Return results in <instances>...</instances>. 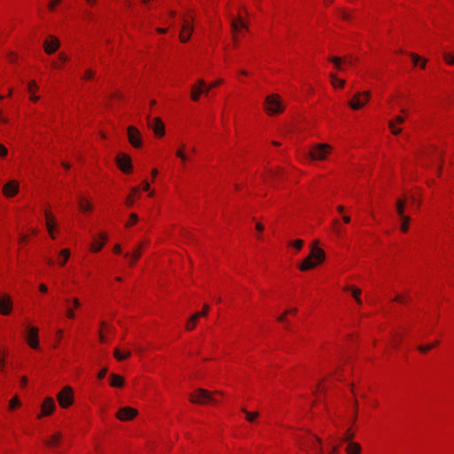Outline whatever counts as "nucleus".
I'll use <instances>...</instances> for the list:
<instances>
[{
  "label": "nucleus",
  "instance_id": "3c124183",
  "mask_svg": "<svg viewBox=\"0 0 454 454\" xmlns=\"http://www.w3.org/2000/svg\"><path fill=\"white\" fill-rule=\"evenodd\" d=\"M192 99L194 101H198L199 100V90H197L196 87H194L193 90H192Z\"/></svg>",
  "mask_w": 454,
  "mask_h": 454
},
{
  "label": "nucleus",
  "instance_id": "f257e3e1",
  "mask_svg": "<svg viewBox=\"0 0 454 454\" xmlns=\"http://www.w3.org/2000/svg\"><path fill=\"white\" fill-rule=\"evenodd\" d=\"M325 252L317 247V242L311 246L310 254L302 261L299 269L302 271L315 268L325 260Z\"/></svg>",
  "mask_w": 454,
  "mask_h": 454
},
{
  "label": "nucleus",
  "instance_id": "5fc2aeb1",
  "mask_svg": "<svg viewBox=\"0 0 454 454\" xmlns=\"http://www.w3.org/2000/svg\"><path fill=\"white\" fill-rule=\"evenodd\" d=\"M61 2V0H52L50 4H49V9L51 11H53L55 6L57 4H59V3Z\"/></svg>",
  "mask_w": 454,
  "mask_h": 454
},
{
  "label": "nucleus",
  "instance_id": "39448f33",
  "mask_svg": "<svg viewBox=\"0 0 454 454\" xmlns=\"http://www.w3.org/2000/svg\"><path fill=\"white\" fill-rule=\"evenodd\" d=\"M57 399L62 408L69 407L74 401L72 388L68 386L64 387L62 390L57 395Z\"/></svg>",
  "mask_w": 454,
  "mask_h": 454
},
{
  "label": "nucleus",
  "instance_id": "cd10ccee",
  "mask_svg": "<svg viewBox=\"0 0 454 454\" xmlns=\"http://www.w3.org/2000/svg\"><path fill=\"white\" fill-rule=\"evenodd\" d=\"M330 77L332 79L333 86H334V87H340V88L344 86V84H345V81L344 80L337 78L336 75L333 74H331Z\"/></svg>",
  "mask_w": 454,
  "mask_h": 454
},
{
  "label": "nucleus",
  "instance_id": "ddd939ff",
  "mask_svg": "<svg viewBox=\"0 0 454 454\" xmlns=\"http://www.w3.org/2000/svg\"><path fill=\"white\" fill-rule=\"evenodd\" d=\"M12 301L9 295L4 294L0 297V313L2 315H8L12 311Z\"/></svg>",
  "mask_w": 454,
  "mask_h": 454
},
{
  "label": "nucleus",
  "instance_id": "dca6fc26",
  "mask_svg": "<svg viewBox=\"0 0 454 454\" xmlns=\"http://www.w3.org/2000/svg\"><path fill=\"white\" fill-rule=\"evenodd\" d=\"M404 117L403 116H396L395 121L393 120H390L388 121V127L389 129H391V132L394 134V135H398L401 133L402 129H399V128H396L395 127V123H398V124H402L403 123L404 121Z\"/></svg>",
  "mask_w": 454,
  "mask_h": 454
},
{
  "label": "nucleus",
  "instance_id": "2eb2a0df",
  "mask_svg": "<svg viewBox=\"0 0 454 454\" xmlns=\"http://www.w3.org/2000/svg\"><path fill=\"white\" fill-rule=\"evenodd\" d=\"M192 30V27L191 22L188 20H184L183 26H182L181 32H180V35H179L180 40L183 43H185L189 40Z\"/></svg>",
  "mask_w": 454,
  "mask_h": 454
},
{
  "label": "nucleus",
  "instance_id": "473e14b6",
  "mask_svg": "<svg viewBox=\"0 0 454 454\" xmlns=\"http://www.w3.org/2000/svg\"><path fill=\"white\" fill-rule=\"evenodd\" d=\"M329 60L334 64L335 67L338 70H341L342 69V67H341L342 59L341 58L332 57V58H329Z\"/></svg>",
  "mask_w": 454,
  "mask_h": 454
},
{
  "label": "nucleus",
  "instance_id": "37998d69",
  "mask_svg": "<svg viewBox=\"0 0 454 454\" xmlns=\"http://www.w3.org/2000/svg\"><path fill=\"white\" fill-rule=\"evenodd\" d=\"M444 59L450 65H454V56L450 53L444 54Z\"/></svg>",
  "mask_w": 454,
  "mask_h": 454
},
{
  "label": "nucleus",
  "instance_id": "58836bf2",
  "mask_svg": "<svg viewBox=\"0 0 454 454\" xmlns=\"http://www.w3.org/2000/svg\"><path fill=\"white\" fill-rule=\"evenodd\" d=\"M355 437V434L352 433L350 431V429H348L347 432H346V434L345 436L342 438V441L343 442H348L349 441H352V439Z\"/></svg>",
  "mask_w": 454,
  "mask_h": 454
},
{
  "label": "nucleus",
  "instance_id": "b1692460",
  "mask_svg": "<svg viewBox=\"0 0 454 454\" xmlns=\"http://www.w3.org/2000/svg\"><path fill=\"white\" fill-rule=\"evenodd\" d=\"M231 27L234 34H236L240 27L247 28V25L243 22L242 19L239 17V20H232Z\"/></svg>",
  "mask_w": 454,
  "mask_h": 454
},
{
  "label": "nucleus",
  "instance_id": "0e129e2a",
  "mask_svg": "<svg viewBox=\"0 0 454 454\" xmlns=\"http://www.w3.org/2000/svg\"><path fill=\"white\" fill-rule=\"evenodd\" d=\"M127 205L131 207L134 203V200H132L131 196H129L126 200Z\"/></svg>",
  "mask_w": 454,
  "mask_h": 454
},
{
  "label": "nucleus",
  "instance_id": "603ef678",
  "mask_svg": "<svg viewBox=\"0 0 454 454\" xmlns=\"http://www.w3.org/2000/svg\"><path fill=\"white\" fill-rule=\"evenodd\" d=\"M107 373V368L106 367H104L103 369L100 370V372H98V378L99 380H102Z\"/></svg>",
  "mask_w": 454,
  "mask_h": 454
},
{
  "label": "nucleus",
  "instance_id": "e433bc0d",
  "mask_svg": "<svg viewBox=\"0 0 454 454\" xmlns=\"http://www.w3.org/2000/svg\"><path fill=\"white\" fill-rule=\"evenodd\" d=\"M20 405V401L19 400V398L17 396H14L10 400V403H9L10 409H14Z\"/></svg>",
  "mask_w": 454,
  "mask_h": 454
},
{
  "label": "nucleus",
  "instance_id": "6e6552de",
  "mask_svg": "<svg viewBox=\"0 0 454 454\" xmlns=\"http://www.w3.org/2000/svg\"><path fill=\"white\" fill-rule=\"evenodd\" d=\"M148 126L152 129L154 134L158 137H162L165 134V127L163 122L160 118H154L151 120V118L147 117Z\"/></svg>",
  "mask_w": 454,
  "mask_h": 454
},
{
  "label": "nucleus",
  "instance_id": "de8ad7c7",
  "mask_svg": "<svg viewBox=\"0 0 454 454\" xmlns=\"http://www.w3.org/2000/svg\"><path fill=\"white\" fill-rule=\"evenodd\" d=\"M66 315L70 319H74L75 317V314H74V310H72V308L67 309Z\"/></svg>",
  "mask_w": 454,
  "mask_h": 454
},
{
  "label": "nucleus",
  "instance_id": "4468645a",
  "mask_svg": "<svg viewBox=\"0 0 454 454\" xmlns=\"http://www.w3.org/2000/svg\"><path fill=\"white\" fill-rule=\"evenodd\" d=\"M19 191V184L17 181H10L3 187V192L6 197L14 196Z\"/></svg>",
  "mask_w": 454,
  "mask_h": 454
},
{
  "label": "nucleus",
  "instance_id": "c756f323",
  "mask_svg": "<svg viewBox=\"0 0 454 454\" xmlns=\"http://www.w3.org/2000/svg\"><path fill=\"white\" fill-rule=\"evenodd\" d=\"M242 411L246 414V419L250 422H253L259 416L258 412H250L246 409H242Z\"/></svg>",
  "mask_w": 454,
  "mask_h": 454
},
{
  "label": "nucleus",
  "instance_id": "680f3d73",
  "mask_svg": "<svg viewBox=\"0 0 454 454\" xmlns=\"http://www.w3.org/2000/svg\"><path fill=\"white\" fill-rule=\"evenodd\" d=\"M39 290H40L41 292H43V293H46V292H47V290H48V288H47V286H46L44 284H41V285L39 286Z\"/></svg>",
  "mask_w": 454,
  "mask_h": 454
},
{
  "label": "nucleus",
  "instance_id": "a19ab883",
  "mask_svg": "<svg viewBox=\"0 0 454 454\" xmlns=\"http://www.w3.org/2000/svg\"><path fill=\"white\" fill-rule=\"evenodd\" d=\"M315 443L321 444V439L317 436L313 435L310 440L308 441V445L309 447L313 446Z\"/></svg>",
  "mask_w": 454,
  "mask_h": 454
},
{
  "label": "nucleus",
  "instance_id": "bf43d9fd",
  "mask_svg": "<svg viewBox=\"0 0 454 454\" xmlns=\"http://www.w3.org/2000/svg\"><path fill=\"white\" fill-rule=\"evenodd\" d=\"M150 189V184L147 181H144L143 182V190L144 191H148Z\"/></svg>",
  "mask_w": 454,
  "mask_h": 454
},
{
  "label": "nucleus",
  "instance_id": "f3484780",
  "mask_svg": "<svg viewBox=\"0 0 454 454\" xmlns=\"http://www.w3.org/2000/svg\"><path fill=\"white\" fill-rule=\"evenodd\" d=\"M46 218V228L52 239H54L53 230H54V221L55 218L50 211H45L44 213Z\"/></svg>",
  "mask_w": 454,
  "mask_h": 454
},
{
  "label": "nucleus",
  "instance_id": "052dcab7",
  "mask_svg": "<svg viewBox=\"0 0 454 454\" xmlns=\"http://www.w3.org/2000/svg\"><path fill=\"white\" fill-rule=\"evenodd\" d=\"M207 309H208V306L205 305L204 309L202 310L200 309V317L205 316L207 314Z\"/></svg>",
  "mask_w": 454,
  "mask_h": 454
},
{
  "label": "nucleus",
  "instance_id": "9d476101",
  "mask_svg": "<svg viewBox=\"0 0 454 454\" xmlns=\"http://www.w3.org/2000/svg\"><path fill=\"white\" fill-rule=\"evenodd\" d=\"M55 407V402L52 397L45 398L44 402L42 404V411L38 415V419L51 414L54 411Z\"/></svg>",
  "mask_w": 454,
  "mask_h": 454
},
{
  "label": "nucleus",
  "instance_id": "6ab92c4d",
  "mask_svg": "<svg viewBox=\"0 0 454 454\" xmlns=\"http://www.w3.org/2000/svg\"><path fill=\"white\" fill-rule=\"evenodd\" d=\"M124 384V380L121 376L112 373L110 375V385L114 387H121Z\"/></svg>",
  "mask_w": 454,
  "mask_h": 454
},
{
  "label": "nucleus",
  "instance_id": "423d86ee",
  "mask_svg": "<svg viewBox=\"0 0 454 454\" xmlns=\"http://www.w3.org/2000/svg\"><path fill=\"white\" fill-rule=\"evenodd\" d=\"M127 134L129 142L133 147L139 148L142 145V135L136 127L129 126Z\"/></svg>",
  "mask_w": 454,
  "mask_h": 454
},
{
  "label": "nucleus",
  "instance_id": "69168bd1",
  "mask_svg": "<svg viewBox=\"0 0 454 454\" xmlns=\"http://www.w3.org/2000/svg\"><path fill=\"white\" fill-rule=\"evenodd\" d=\"M256 230H257L258 231H262L264 230V227H263V225H262V223H256Z\"/></svg>",
  "mask_w": 454,
  "mask_h": 454
},
{
  "label": "nucleus",
  "instance_id": "9b49d317",
  "mask_svg": "<svg viewBox=\"0 0 454 454\" xmlns=\"http://www.w3.org/2000/svg\"><path fill=\"white\" fill-rule=\"evenodd\" d=\"M49 38L50 40L44 41L43 48L47 54H52L59 48L60 43L55 36L51 35Z\"/></svg>",
  "mask_w": 454,
  "mask_h": 454
},
{
  "label": "nucleus",
  "instance_id": "a878e982",
  "mask_svg": "<svg viewBox=\"0 0 454 454\" xmlns=\"http://www.w3.org/2000/svg\"><path fill=\"white\" fill-rule=\"evenodd\" d=\"M198 318H199V312H196L192 316V317L186 324V329L188 331H192L195 328L196 321L198 320Z\"/></svg>",
  "mask_w": 454,
  "mask_h": 454
},
{
  "label": "nucleus",
  "instance_id": "aec40b11",
  "mask_svg": "<svg viewBox=\"0 0 454 454\" xmlns=\"http://www.w3.org/2000/svg\"><path fill=\"white\" fill-rule=\"evenodd\" d=\"M61 438L62 434L60 432H56L54 434L51 435L50 439L46 440L44 442L48 447L53 448L59 442Z\"/></svg>",
  "mask_w": 454,
  "mask_h": 454
},
{
  "label": "nucleus",
  "instance_id": "09e8293b",
  "mask_svg": "<svg viewBox=\"0 0 454 454\" xmlns=\"http://www.w3.org/2000/svg\"><path fill=\"white\" fill-rule=\"evenodd\" d=\"M354 406H355V410L353 411V419H352V423H355L356 419V416H357V401L356 400H354Z\"/></svg>",
  "mask_w": 454,
  "mask_h": 454
},
{
  "label": "nucleus",
  "instance_id": "6e6d98bb",
  "mask_svg": "<svg viewBox=\"0 0 454 454\" xmlns=\"http://www.w3.org/2000/svg\"><path fill=\"white\" fill-rule=\"evenodd\" d=\"M338 223H339L338 220H334L333 224H334L335 231H336L337 235L340 236L341 235V228H340L338 226Z\"/></svg>",
  "mask_w": 454,
  "mask_h": 454
},
{
  "label": "nucleus",
  "instance_id": "7ed1b4c3",
  "mask_svg": "<svg viewBox=\"0 0 454 454\" xmlns=\"http://www.w3.org/2000/svg\"><path fill=\"white\" fill-rule=\"evenodd\" d=\"M265 110L269 114H277L284 110L278 95L272 94L265 98Z\"/></svg>",
  "mask_w": 454,
  "mask_h": 454
},
{
  "label": "nucleus",
  "instance_id": "a211bd4d",
  "mask_svg": "<svg viewBox=\"0 0 454 454\" xmlns=\"http://www.w3.org/2000/svg\"><path fill=\"white\" fill-rule=\"evenodd\" d=\"M345 450L348 454H360L362 448L359 443L349 441Z\"/></svg>",
  "mask_w": 454,
  "mask_h": 454
},
{
  "label": "nucleus",
  "instance_id": "393cba45",
  "mask_svg": "<svg viewBox=\"0 0 454 454\" xmlns=\"http://www.w3.org/2000/svg\"><path fill=\"white\" fill-rule=\"evenodd\" d=\"M130 355H131V353L129 351L121 352L118 348H115L114 351V356L118 361H123V360L127 359L128 357H129Z\"/></svg>",
  "mask_w": 454,
  "mask_h": 454
},
{
  "label": "nucleus",
  "instance_id": "13d9d810",
  "mask_svg": "<svg viewBox=\"0 0 454 454\" xmlns=\"http://www.w3.org/2000/svg\"><path fill=\"white\" fill-rule=\"evenodd\" d=\"M59 60H61L62 62H66L67 61L68 58L67 55H65L64 53H59Z\"/></svg>",
  "mask_w": 454,
  "mask_h": 454
},
{
  "label": "nucleus",
  "instance_id": "0eeeda50",
  "mask_svg": "<svg viewBox=\"0 0 454 454\" xmlns=\"http://www.w3.org/2000/svg\"><path fill=\"white\" fill-rule=\"evenodd\" d=\"M116 162L119 167V168L123 171L124 173H129L132 169V163H131V158L125 154V153H120L118 154L116 158Z\"/></svg>",
  "mask_w": 454,
  "mask_h": 454
},
{
  "label": "nucleus",
  "instance_id": "49530a36",
  "mask_svg": "<svg viewBox=\"0 0 454 454\" xmlns=\"http://www.w3.org/2000/svg\"><path fill=\"white\" fill-rule=\"evenodd\" d=\"M94 74H95V73L91 69H88L85 72L84 76L82 78L83 79H90V78L94 77Z\"/></svg>",
  "mask_w": 454,
  "mask_h": 454
},
{
  "label": "nucleus",
  "instance_id": "e2e57ef3",
  "mask_svg": "<svg viewBox=\"0 0 454 454\" xmlns=\"http://www.w3.org/2000/svg\"><path fill=\"white\" fill-rule=\"evenodd\" d=\"M114 251L116 254H121V246L120 245H115L114 247Z\"/></svg>",
  "mask_w": 454,
  "mask_h": 454
},
{
  "label": "nucleus",
  "instance_id": "4c0bfd02",
  "mask_svg": "<svg viewBox=\"0 0 454 454\" xmlns=\"http://www.w3.org/2000/svg\"><path fill=\"white\" fill-rule=\"evenodd\" d=\"M433 348H434V345H429V344L426 345V346L420 345V346L418 347V350L420 353L426 354L427 352H428Z\"/></svg>",
  "mask_w": 454,
  "mask_h": 454
},
{
  "label": "nucleus",
  "instance_id": "bb28decb",
  "mask_svg": "<svg viewBox=\"0 0 454 454\" xmlns=\"http://www.w3.org/2000/svg\"><path fill=\"white\" fill-rule=\"evenodd\" d=\"M395 207H396L397 214L400 216V218L405 216V215L403 214L404 207H405V200H397Z\"/></svg>",
  "mask_w": 454,
  "mask_h": 454
},
{
  "label": "nucleus",
  "instance_id": "7c9ffc66",
  "mask_svg": "<svg viewBox=\"0 0 454 454\" xmlns=\"http://www.w3.org/2000/svg\"><path fill=\"white\" fill-rule=\"evenodd\" d=\"M59 255L62 257V260L59 262L60 265H64L66 263V262L68 260L69 256H70V252L68 249H63L62 251H60V254Z\"/></svg>",
  "mask_w": 454,
  "mask_h": 454
},
{
  "label": "nucleus",
  "instance_id": "412c9836",
  "mask_svg": "<svg viewBox=\"0 0 454 454\" xmlns=\"http://www.w3.org/2000/svg\"><path fill=\"white\" fill-rule=\"evenodd\" d=\"M200 404L202 403H210L215 402V400L211 396V394L205 390L200 388Z\"/></svg>",
  "mask_w": 454,
  "mask_h": 454
},
{
  "label": "nucleus",
  "instance_id": "f03ea898",
  "mask_svg": "<svg viewBox=\"0 0 454 454\" xmlns=\"http://www.w3.org/2000/svg\"><path fill=\"white\" fill-rule=\"evenodd\" d=\"M331 152V145L327 144H316L311 147L309 155L313 160H324Z\"/></svg>",
  "mask_w": 454,
  "mask_h": 454
},
{
  "label": "nucleus",
  "instance_id": "4be33fe9",
  "mask_svg": "<svg viewBox=\"0 0 454 454\" xmlns=\"http://www.w3.org/2000/svg\"><path fill=\"white\" fill-rule=\"evenodd\" d=\"M99 238L101 239V242L98 243V241H94V243L91 245V250L93 252H98L104 247L105 242L107 239L106 235L104 233L100 234Z\"/></svg>",
  "mask_w": 454,
  "mask_h": 454
},
{
  "label": "nucleus",
  "instance_id": "f8f14e48",
  "mask_svg": "<svg viewBox=\"0 0 454 454\" xmlns=\"http://www.w3.org/2000/svg\"><path fill=\"white\" fill-rule=\"evenodd\" d=\"M137 414V411L131 407H123L120 409L117 413V418L120 420H130L135 418Z\"/></svg>",
  "mask_w": 454,
  "mask_h": 454
},
{
  "label": "nucleus",
  "instance_id": "2f4dec72",
  "mask_svg": "<svg viewBox=\"0 0 454 454\" xmlns=\"http://www.w3.org/2000/svg\"><path fill=\"white\" fill-rule=\"evenodd\" d=\"M411 58L412 59V61L415 65H417L419 63V61H422L421 63V67L422 68H425L426 67V62L427 60L426 59H422L419 55L415 54V53H411L410 54Z\"/></svg>",
  "mask_w": 454,
  "mask_h": 454
},
{
  "label": "nucleus",
  "instance_id": "774afa93",
  "mask_svg": "<svg viewBox=\"0 0 454 454\" xmlns=\"http://www.w3.org/2000/svg\"><path fill=\"white\" fill-rule=\"evenodd\" d=\"M27 380L26 377H22L21 380H20V384L22 387L26 386L27 385Z\"/></svg>",
  "mask_w": 454,
  "mask_h": 454
},
{
  "label": "nucleus",
  "instance_id": "72a5a7b5",
  "mask_svg": "<svg viewBox=\"0 0 454 454\" xmlns=\"http://www.w3.org/2000/svg\"><path fill=\"white\" fill-rule=\"evenodd\" d=\"M215 84H212V85H207V83L204 82V81H202L200 79V95H202L203 93H207L208 92V90L211 89V87L215 86Z\"/></svg>",
  "mask_w": 454,
  "mask_h": 454
},
{
  "label": "nucleus",
  "instance_id": "ea45409f",
  "mask_svg": "<svg viewBox=\"0 0 454 454\" xmlns=\"http://www.w3.org/2000/svg\"><path fill=\"white\" fill-rule=\"evenodd\" d=\"M138 219V216L136 214H131L129 216V221L127 223L126 226L129 227L132 224H135Z\"/></svg>",
  "mask_w": 454,
  "mask_h": 454
},
{
  "label": "nucleus",
  "instance_id": "338daca9",
  "mask_svg": "<svg viewBox=\"0 0 454 454\" xmlns=\"http://www.w3.org/2000/svg\"><path fill=\"white\" fill-rule=\"evenodd\" d=\"M338 450H339V446H337V445H333V446L332 447V454H337Z\"/></svg>",
  "mask_w": 454,
  "mask_h": 454
},
{
  "label": "nucleus",
  "instance_id": "c9c22d12",
  "mask_svg": "<svg viewBox=\"0 0 454 454\" xmlns=\"http://www.w3.org/2000/svg\"><path fill=\"white\" fill-rule=\"evenodd\" d=\"M297 312V309L294 308V309H291L289 310H286L283 315L279 316L278 317V320L279 322H285L286 321V316L287 314H295Z\"/></svg>",
  "mask_w": 454,
  "mask_h": 454
},
{
  "label": "nucleus",
  "instance_id": "4d7b16f0",
  "mask_svg": "<svg viewBox=\"0 0 454 454\" xmlns=\"http://www.w3.org/2000/svg\"><path fill=\"white\" fill-rule=\"evenodd\" d=\"M72 302H73V306H74V309L80 308L81 302H80V301L77 298H74L72 300Z\"/></svg>",
  "mask_w": 454,
  "mask_h": 454
},
{
  "label": "nucleus",
  "instance_id": "f704fd0d",
  "mask_svg": "<svg viewBox=\"0 0 454 454\" xmlns=\"http://www.w3.org/2000/svg\"><path fill=\"white\" fill-rule=\"evenodd\" d=\"M79 207L82 211L91 210V206L90 205V203L83 199L80 200Z\"/></svg>",
  "mask_w": 454,
  "mask_h": 454
},
{
  "label": "nucleus",
  "instance_id": "79ce46f5",
  "mask_svg": "<svg viewBox=\"0 0 454 454\" xmlns=\"http://www.w3.org/2000/svg\"><path fill=\"white\" fill-rule=\"evenodd\" d=\"M37 85L35 81H31L28 82L27 90L29 93H34L35 90H37Z\"/></svg>",
  "mask_w": 454,
  "mask_h": 454
},
{
  "label": "nucleus",
  "instance_id": "8fccbe9b",
  "mask_svg": "<svg viewBox=\"0 0 454 454\" xmlns=\"http://www.w3.org/2000/svg\"><path fill=\"white\" fill-rule=\"evenodd\" d=\"M176 156L179 157L183 162H184L187 160V156L184 153L182 150H178L176 152Z\"/></svg>",
  "mask_w": 454,
  "mask_h": 454
},
{
  "label": "nucleus",
  "instance_id": "20e7f679",
  "mask_svg": "<svg viewBox=\"0 0 454 454\" xmlns=\"http://www.w3.org/2000/svg\"><path fill=\"white\" fill-rule=\"evenodd\" d=\"M370 98V91L357 92L348 102V106L354 110H358L369 101Z\"/></svg>",
  "mask_w": 454,
  "mask_h": 454
},
{
  "label": "nucleus",
  "instance_id": "1a4fd4ad",
  "mask_svg": "<svg viewBox=\"0 0 454 454\" xmlns=\"http://www.w3.org/2000/svg\"><path fill=\"white\" fill-rule=\"evenodd\" d=\"M27 330H28L27 336V344L32 348H38V347H39L38 329L35 326H28Z\"/></svg>",
  "mask_w": 454,
  "mask_h": 454
},
{
  "label": "nucleus",
  "instance_id": "a18cd8bd",
  "mask_svg": "<svg viewBox=\"0 0 454 454\" xmlns=\"http://www.w3.org/2000/svg\"><path fill=\"white\" fill-rule=\"evenodd\" d=\"M8 154V150L7 148L3 145L2 144H0V158H3L4 156H6Z\"/></svg>",
  "mask_w": 454,
  "mask_h": 454
},
{
  "label": "nucleus",
  "instance_id": "864d4df0",
  "mask_svg": "<svg viewBox=\"0 0 454 454\" xmlns=\"http://www.w3.org/2000/svg\"><path fill=\"white\" fill-rule=\"evenodd\" d=\"M140 255H141L140 247H138L137 250L134 251L131 257L133 258L134 261H137L139 259Z\"/></svg>",
  "mask_w": 454,
  "mask_h": 454
},
{
  "label": "nucleus",
  "instance_id": "c85d7f7f",
  "mask_svg": "<svg viewBox=\"0 0 454 454\" xmlns=\"http://www.w3.org/2000/svg\"><path fill=\"white\" fill-rule=\"evenodd\" d=\"M402 224H401V230L403 232H406L409 230V223L411 218L407 215L401 217Z\"/></svg>",
  "mask_w": 454,
  "mask_h": 454
},
{
  "label": "nucleus",
  "instance_id": "c03bdc74",
  "mask_svg": "<svg viewBox=\"0 0 454 454\" xmlns=\"http://www.w3.org/2000/svg\"><path fill=\"white\" fill-rule=\"evenodd\" d=\"M292 245L297 249L301 250L303 246V241L301 239H296L292 243Z\"/></svg>",
  "mask_w": 454,
  "mask_h": 454
},
{
  "label": "nucleus",
  "instance_id": "5701e85b",
  "mask_svg": "<svg viewBox=\"0 0 454 454\" xmlns=\"http://www.w3.org/2000/svg\"><path fill=\"white\" fill-rule=\"evenodd\" d=\"M345 290L346 291H351L352 292V295L354 297V299L356 300V301L361 305L362 304V300L360 298V294H361V290L357 287H354V286H346L345 287Z\"/></svg>",
  "mask_w": 454,
  "mask_h": 454
}]
</instances>
